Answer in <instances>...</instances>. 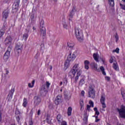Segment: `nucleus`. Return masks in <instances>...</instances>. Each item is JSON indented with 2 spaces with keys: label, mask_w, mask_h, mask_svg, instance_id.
I'll list each match as a JSON object with an SVG mask.
<instances>
[{
  "label": "nucleus",
  "mask_w": 125,
  "mask_h": 125,
  "mask_svg": "<svg viewBox=\"0 0 125 125\" xmlns=\"http://www.w3.org/2000/svg\"><path fill=\"white\" fill-rule=\"evenodd\" d=\"M76 73V76L74 78H71V81H73V83H77V82L79 80V78L81 77V75H82V69H81V68L78 63H76L69 72V74H72L73 77H75Z\"/></svg>",
  "instance_id": "nucleus-1"
},
{
  "label": "nucleus",
  "mask_w": 125,
  "mask_h": 125,
  "mask_svg": "<svg viewBox=\"0 0 125 125\" xmlns=\"http://www.w3.org/2000/svg\"><path fill=\"white\" fill-rule=\"evenodd\" d=\"M75 34L76 39L79 42H83V30H82V29L75 28Z\"/></svg>",
  "instance_id": "nucleus-2"
},
{
  "label": "nucleus",
  "mask_w": 125,
  "mask_h": 125,
  "mask_svg": "<svg viewBox=\"0 0 125 125\" xmlns=\"http://www.w3.org/2000/svg\"><path fill=\"white\" fill-rule=\"evenodd\" d=\"M76 59V55L74 53H70L69 55L67 56V60L64 63V66L65 67H68L70 62L74 61Z\"/></svg>",
  "instance_id": "nucleus-3"
},
{
  "label": "nucleus",
  "mask_w": 125,
  "mask_h": 125,
  "mask_svg": "<svg viewBox=\"0 0 125 125\" xmlns=\"http://www.w3.org/2000/svg\"><path fill=\"white\" fill-rule=\"evenodd\" d=\"M95 87V86H94V84H91L89 86L88 88V97H91V98H94L95 97V90L94 89V88Z\"/></svg>",
  "instance_id": "nucleus-4"
},
{
  "label": "nucleus",
  "mask_w": 125,
  "mask_h": 125,
  "mask_svg": "<svg viewBox=\"0 0 125 125\" xmlns=\"http://www.w3.org/2000/svg\"><path fill=\"white\" fill-rule=\"evenodd\" d=\"M40 32L41 33V36L42 37H45V35H46L45 27L43 26L44 24V21L43 20H42L40 21Z\"/></svg>",
  "instance_id": "nucleus-5"
},
{
  "label": "nucleus",
  "mask_w": 125,
  "mask_h": 125,
  "mask_svg": "<svg viewBox=\"0 0 125 125\" xmlns=\"http://www.w3.org/2000/svg\"><path fill=\"white\" fill-rule=\"evenodd\" d=\"M12 49V47L11 46L9 45L7 51L4 54L3 59L5 61H7L8 60V58H9V56H10V52Z\"/></svg>",
  "instance_id": "nucleus-6"
},
{
  "label": "nucleus",
  "mask_w": 125,
  "mask_h": 125,
  "mask_svg": "<svg viewBox=\"0 0 125 125\" xmlns=\"http://www.w3.org/2000/svg\"><path fill=\"white\" fill-rule=\"evenodd\" d=\"M117 111L119 113V115L121 117V118H123V119H125V106L124 105H122L121 106L120 109L118 108Z\"/></svg>",
  "instance_id": "nucleus-7"
},
{
  "label": "nucleus",
  "mask_w": 125,
  "mask_h": 125,
  "mask_svg": "<svg viewBox=\"0 0 125 125\" xmlns=\"http://www.w3.org/2000/svg\"><path fill=\"white\" fill-rule=\"evenodd\" d=\"M22 49H23V45L20 43H17L15 48V51L17 52L18 54L22 52Z\"/></svg>",
  "instance_id": "nucleus-8"
},
{
  "label": "nucleus",
  "mask_w": 125,
  "mask_h": 125,
  "mask_svg": "<svg viewBox=\"0 0 125 125\" xmlns=\"http://www.w3.org/2000/svg\"><path fill=\"white\" fill-rule=\"evenodd\" d=\"M19 4H20V0H16L14 3L13 7V10H14V12L18 11Z\"/></svg>",
  "instance_id": "nucleus-9"
},
{
  "label": "nucleus",
  "mask_w": 125,
  "mask_h": 125,
  "mask_svg": "<svg viewBox=\"0 0 125 125\" xmlns=\"http://www.w3.org/2000/svg\"><path fill=\"white\" fill-rule=\"evenodd\" d=\"M9 12L10 11L9 8L6 9L3 12L2 14V19L3 20H6L7 19V17H8V15L9 14Z\"/></svg>",
  "instance_id": "nucleus-10"
},
{
  "label": "nucleus",
  "mask_w": 125,
  "mask_h": 125,
  "mask_svg": "<svg viewBox=\"0 0 125 125\" xmlns=\"http://www.w3.org/2000/svg\"><path fill=\"white\" fill-rule=\"evenodd\" d=\"M106 98V96L105 95H102L101 96V99H100V102L102 104V107L104 109H105L106 108V104H105V99Z\"/></svg>",
  "instance_id": "nucleus-11"
},
{
  "label": "nucleus",
  "mask_w": 125,
  "mask_h": 125,
  "mask_svg": "<svg viewBox=\"0 0 125 125\" xmlns=\"http://www.w3.org/2000/svg\"><path fill=\"white\" fill-rule=\"evenodd\" d=\"M3 27L1 29H0V38H1L3 35H4V31L7 29L6 26V21H4L3 23Z\"/></svg>",
  "instance_id": "nucleus-12"
},
{
  "label": "nucleus",
  "mask_w": 125,
  "mask_h": 125,
  "mask_svg": "<svg viewBox=\"0 0 125 125\" xmlns=\"http://www.w3.org/2000/svg\"><path fill=\"white\" fill-rule=\"evenodd\" d=\"M47 89H48V88L45 86V85L43 84L40 88V93L41 94H46V93H47Z\"/></svg>",
  "instance_id": "nucleus-13"
},
{
  "label": "nucleus",
  "mask_w": 125,
  "mask_h": 125,
  "mask_svg": "<svg viewBox=\"0 0 125 125\" xmlns=\"http://www.w3.org/2000/svg\"><path fill=\"white\" fill-rule=\"evenodd\" d=\"M12 42V38L11 36H7V38L4 40V43L5 45H10Z\"/></svg>",
  "instance_id": "nucleus-14"
},
{
  "label": "nucleus",
  "mask_w": 125,
  "mask_h": 125,
  "mask_svg": "<svg viewBox=\"0 0 125 125\" xmlns=\"http://www.w3.org/2000/svg\"><path fill=\"white\" fill-rule=\"evenodd\" d=\"M54 102L56 105L62 102V95H58L55 99Z\"/></svg>",
  "instance_id": "nucleus-15"
},
{
  "label": "nucleus",
  "mask_w": 125,
  "mask_h": 125,
  "mask_svg": "<svg viewBox=\"0 0 125 125\" xmlns=\"http://www.w3.org/2000/svg\"><path fill=\"white\" fill-rule=\"evenodd\" d=\"M25 31L26 32V33H24L23 36H22V39L23 40H24V41H25V42H26V41H27V39H28V37H29V35L28 34H29V32H31V30H30V28H27L25 29Z\"/></svg>",
  "instance_id": "nucleus-16"
},
{
  "label": "nucleus",
  "mask_w": 125,
  "mask_h": 125,
  "mask_svg": "<svg viewBox=\"0 0 125 125\" xmlns=\"http://www.w3.org/2000/svg\"><path fill=\"white\" fill-rule=\"evenodd\" d=\"M14 91H15V89H14V88H12L11 90L10 91L8 95V97H9V100H11L12 99Z\"/></svg>",
  "instance_id": "nucleus-17"
},
{
  "label": "nucleus",
  "mask_w": 125,
  "mask_h": 125,
  "mask_svg": "<svg viewBox=\"0 0 125 125\" xmlns=\"http://www.w3.org/2000/svg\"><path fill=\"white\" fill-rule=\"evenodd\" d=\"M41 98L38 96H35L34 97V104L35 105H39L41 103Z\"/></svg>",
  "instance_id": "nucleus-18"
},
{
  "label": "nucleus",
  "mask_w": 125,
  "mask_h": 125,
  "mask_svg": "<svg viewBox=\"0 0 125 125\" xmlns=\"http://www.w3.org/2000/svg\"><path fill=\"white\" fill-rule=\"evenodd\" d=\"M64 98L69 100L71 98V96L70 95V92H68L67 91H64Z\"/></svg>",
  "instance_id": "nucleus-19"
},
{
  "label": "nucleus",
  "mask_w": 125,
  "mask_h": 125,
  "mask_svg": "<svg viewBox=\"0 0 125 125\" xmlns=\"http://www.w3.org/2000/svg\"><path fill=\"white\" fill-rule=\"evenodd\" d=\"M30 20L31 21V23H34L36 22V19H35V13L32 11V13L30 16Z\"/></svg>",
  "instance_id": "nucleus-20"
},
{
  "label": "nucleus",
  "mask_w": 125,
  "mask_h": 125,
  "mask_svg": "<svg viewBox=\"0 0 125 125\" xmlns=\"http://www.w3.org/2000/svg\"><path fill=\"white\" fill-rule=\"evenodd\" d=\"M88 119V115L87 114V111H84L83 114V121L85 122V123L87 122V120Z\"/></svg>",
  "instance_id": "nucleus-21"
},
{
  "label": "nucleus",
  "mask_w": 125,
  "mask_h": 125,
  "mask_svg": "<svg viewBox=\"0 0 125 125\" xmlns=\"http://www.w3.org/2000/svg\"><path fill=\"white\" fill-rule=\"evenodd\" d=\"M57 120L59 123V124H60L62 121H63V118H62V116L60 114H58L57 116Z\"/></svg>",
  "instance_id": "nucleus-22"
},
{
  "label": "nucleus",
  "mask_w": 125,
  "mask_h": 125,
  "mask_svg": "<svg viewBox=\"0 0 125 125\" xmlns=\"http://www.w3.org/2000/svg\"><path fill=\"white\" fill-rule=\"evenodd\" d=\"M91 67H92V68H94V70H95L96 71H98L97 64H96L95 62H92L91 63Z\"/></svg>",
  "instance_id": "nucleus-23"
},
{
  "label": "nucleus",
  "mask_w": 125,
  "mask_h": 125,
  "mask_svg": "<svg viewBox=\"0 0 125 125\" xmlns=\"http://www.w3.org/2000/svg\"><path fill=\"white\" fill-rule=\"evenodd\" d=\"M112 67L115 71H118L119 69V65H118V63L114 62Z\"/></svg>",
  "instance_id": "nucleus-24"
},
{
  "label": "nucleus",
  "mask_w": 125,
  "mask_h": 125,
  "mask_svg": "<svg viewBox=\"0 0 125 125\" xmlns=\"http://www.w3.org/2000/svg\"><path fill=\"white\" fill-rule=\"evenodd\" d=\"M75 11H76V9H73L72 11L70 12L69 17H70V18H73L74 15H75Z\"/></svg>",
  "instance_id": "nucleus-25"
},
{
  "label": "nucleus",
  "mask_w": 125,
  "mask_h": 125,
  "mask_svg": "<svg viewBox=\"0 0 125 125\" xmlns=\"http://www.w3.org/2000/svg\"><path fill=\"white\" fill-rule=\"evenodd\" d=\"M85 78L84 77L82 78L79 81V84L82 86L83 84H84L85 82H84Z\"/></svg>",
  "instance_id": "nucleus-26"
},
{
  "label": "nucleus",
  "mask_w": 125,
  "mask_h": 125,
  "mask_svg": "<svg viewBox=\"0 0 125 125\" xmlns=\"http://www.w3.org/2000/svg\"><path fill=\"white\" fill-rule=\"evenodd\" d=\"M93 56L94 60H95L96 62H99V61L98 60V58L99 57V56L98 54L94 53Z\"/></svg>",
  "instance_id": "nucleus-27"
},
{
  "label": "nucleus",
  "mask_w": 125,
  "mask_h": 125,
  "mask_svg": "<svg viewBox=\"0 0 125 125\" xmlns=\"http://www.w3.org/2000/svg\"><path fill=\"white\" fill-rule=\"evenodd\" d=\"M23 102L22 106L25 108V107H27V105H28V101L27 100V99L24 98L23 99Z\"/></svg>",
  "instance_id": "nucleus-28"
},
{
  "label": "nucleus",
  "mask_w": 125,
  "mask_h": 125,
  "mask_svg": "<svg viewBox=\"0 0 125 125\" xmlns=\"http://www.w3.org/2000/svg\"><path fill=\"white\" fill-rule=\"evenodd\" d=\"M67 46H68L69 48H73V47L75 46V43L72 42H67Z\"/></svg>",
  "instance_id": "nucleus-29"
},
{
  "label": "nucleus",
  "mask_w": 125,
  "mask_h": 125,
  "mask_svg": "<svg viewBox=\"0 0 125 125\" xmlns=\"http://www.w3.org/2000/svg\"><path fill=\"white\" fill-rule=\"evenodd\" d=\"M100 70L102 71V73L104 76H106V72H105V68H104V67L101 66Z\"/></svg>",
  "instance_id": "nucleus-30"
},
{
  "label": "nucleus",
  "mask_w": 125,
  "mask_h": 125,
  "mask_svg": "<svg viewBox=\"0 0 125 125\" xmlns=\"http://www.w3.org/2000/svg\"><path fill=\"white\" fill-rule=\"evenodd\" d=\"M67 115L68 116H71L72 115V107H68L67 109Z\"/></svg>",
  "instance_id": "nucleus-31"
},
{
  "label": "nucleus",
  "mask_w": 125,
  "mask_h": 125,
  "mask_svg": "<svg viewBox=\"0 0 125 125\" xmlns=\"http://www.w3.org/2000/svg\"><path fill=\"white\" fill-rule=\"evenodd\" d=\"M94 111H95V115H97V116H99L100 114V112L98 111V109H97V107L94 108Z\"/></svg>",
  "instance_id": "nucleus-32"
},
{
  "label": "nucleus",
  "mask_w": 125,
  "mask_h": 125,
  "mask_svg": "<svg viewBox=\"0 0 125 125\" xmlns=\"http://www.w3.org/2000/svg\"><path fill=\"white\" fill-rule=\"evenodd\" d=\"M108 2L109 5L111 6H114V5H115V2H114V0H108Z\"/></svg>",
  "instance_id": "nucleus-33"
},
{
  "label": "nucleus",
  "mask_w": 125,
  "mask_h": 125,
  "mask_svg": "<svg viewBox=\"0 0 125 125\" xmlns=\"http://www.w3.org/2000/svg\"><path fill=\"white\" fill-rule=\"evenodd\" d=\"M34 84H35V80H33L31 83H28V86L29 87H33Z\"/></svg>",
  "instance_id": "nucleus-34"
},
{
  "label": "nucleus",
  "mask_w": 125,
  "mask_h": 125,
  "mask_svg": "<svg viewBox=\"0 0 125 125\" xmlns=\"http://www.w3.org/2000/svg\"><path fill=\"white\" fill-rule=\"evenodd\" d=\"M63 83L64 85H67V83H68V79L66 78H65L63 79Z\"/></svg>",
  "instance_id": "nucleus-35"
},
{
  "label": "nucleus",
  "mask_w": 125,
  "mask_h": 125,
  "mask_svg": "<svg viewBox=\"0 0 125 125\" xmlns=\"http://www.w3.org/2000/svg\"><path fill=\"white\" fill-rule=\"evenodd\" d=\"M47 87V88H49V86H50V83L48 82H46V84H44Z\"/></svg>",
  "instance_id": "nucleus-36"
},
{
  "label": "nucleus",
  "mask_w": 125,
  "mask_h": 125,
  "mask_svg": "<svg viewBox=\"0 0 125 125\" xmlns=\"http://www.w3.org/2000/svg\"><path fill=\"white\" fill-rule=\"evenodd\" d=\"M115 38L116 39V42H118V41H119V35H118V33H116V35H115Z\"/></svg>",
  "instance_id": "nucleus-37"
},
{
  "label": "nucleus",
  "mask_w": 125,
  "mask_h": 125,
  "mask_svg": "<svg viewBox=\"0 0 125 125\" xmlns=\"http://www.w3.org/2000/svg\"><path fill=\"white\" fill-rule=\"evenodd\" d=\"M89 104H90V107H94V103H93V102H92V101H90L89 102Z\"/></svg>",
  "instance_id": "nucleus-38"
},
{
  "label": "nucleus",
  "mask_w": 125,
  "mask_h": 125,
  "mask_svg": "<svg viewBox=\"0 0 125 125\" xmlns=\"http://www.w3.org/2000/svg\"><path fill=\"white\" fill-rule=\"evenodd\" d=\"M120 5L121 8L122 9H123V10H125V5H124V4H123L122 3H120Z\"/></svg>",
  "instance_id": "nucleus-39"
},
{
  "label": "nucleus",
  "mask_w": 125,
  "mask_h": 125,
  "mask_svg": "<svg viewBox=\"0 0 125 125\" xmlns=\"http://www.w3.org/2000/svg\"><path fill=\"white\" fill-rule=\"evenodd\" d=\"M119 51H120V49H119V48H116L115 50H113V52H116V53H119Z\"/></svg>",
  "instance_id": "nucleus-40"
},
{
  "label": "nucleus",
  "mask_w": 125,
  "mask_h": 125,
  "mask_svg": "<svg viewBox=\"0 0 125 125\" xmlns=\"http://www.w3.org/2000/svg\"><path fill=\"white\" fill-rule=\"evenodd\" d=\"M41 48L40 49L41 51H42V52H43V49H44V46L43 44H41Z\"/></svg>",
  "instance_id": "nucleus-41"
},
{
  "label": "nucleus",
  "mask_w": 125,
  "mask_h": 125,
  "mask_svg": "<svg viewBox=\"0 0 125 125\" xmlns=\"http://www.w3.org/2000/svg\"><path fill=\"white\" fill-rule=\"evenodd\" d=\"M105 80L107 81V82H110V80H111V78H110V77L108 76H106L105 77Z\"/></svg>",
  "instance_id": "nucleus-42"
},
{
  "label": "nucleus",
  "mask_w": 125,
  "mask_h": 125,
  "mask_svg": "<svg viewBox=\"0 0 125 125\" xmlns=\"http://www.w3.org/2000/svg\"><path fill=\"white\" fill-rule=\"evenodd\" d=\"M80 106L81 107V109H82L83 108V101H81L80 102Z\"/></svg>",
  "instance_id": "nucleus-43"
},
{
  "label": "nucleus",
  "mask_w": 125,
  "mask_h": 125,
  "mask_svg": "<svg viewBox=\"0 0 125 125\" xmlns=\"http://www.w3.org/2000/svg\"><path fill=\"white\" fill-rule=\"evenodd\" d=\"M62 25H63V28H64V29H67V23L66 22H63L62 23Z\"/></svg>",
  "instance_id": "nucleus-44"
},
{
  "label": "nucleus",
  "mask_w": 125,
  "mask_h": 125,
  "mask_svg": "<svg viewBox=\"0 0 125 125\" xmlns=\"http://www.w3.org/2000/svg\"><path fill=\"white\" fill-rule=\"evenodd\" d=\"M121 94H122L124 99H125V92H121Z\"/></svg>",
  "instance_id": "nucleus-45"
},
{
  "label": "nucleus",
  "mask_w": 125,
  "mask_h": 125,
  "mask_svg": "<svg viewBox=\"0 0 125 125\" xmlns=\"http://www.w3.org/2000/svg\"><path fill=\"white\" fill-rule=\"evenodd\" d=\"M88 65L89 64H84L85 69L86 70H88V69H89V66H88Z\"/></svg>",
  "instance_id": "nucleus-46"
},
{
  "label": "nucleus",
  "mask_w": 125,
  "mask_h": 125,
  "mask_svg": "<svg viewBox=\"0 0 125 125\" xmlns=\"http://www.w3.org/2000/svg\"><path fill=\"white\" fill-rule=\"evenodd\" d=\"M87 110H88V112H90V105H87Z\"/></svg>",
  "instance_id": "nucleus-47"
},
{
  "label": "nucleus",
  "mask_w": 125,
  "mask_h": 125,
  "mask_svg": "<svg viewBox=\"0 0 125 125\" xmlns=\"http://www.w3.org/2000/svg\"><path fill=\"white\" fill-rule=\"evenodd\" d=\"M84 64L89 65V61L86 60L84 61Z\"/></svg>",
  "instance_id": "nucleus-48"
},
{
  "label": "nucleus",
  "mask_w": 125,
  "mask_h": 125,
  "mask_svg": "<svg viewBox=\"0 0 125 125\" xmlns=\"http://www.w3.org/2000/svg\"><path fill=\"white\" fill-rule=\"evenodd\" d=\"M101 60L102 61L103 63L104 64L105 63V58H101Z\"/></svg>",
  "instance_id": "nucleus-49"
},
{
  "label": "nucleus",
  "mask_w": 125,
  "mask_h": 125,
  "mask_svg": "<svg viewBox=\"0 0 125 125\" xmlns=\"http://www.w3.org/2000/svg\"><path fill=\"white\" fill-rule=\"evenodd\" d=\"M62 125H67V122L65 121H63L62 123Z\"/></svg>",
  "instance_id": "nucleus-50"
},
{
  "label": "nucleus",
  "mask_w": 125,
  "mask_h": 125,
  "mask_svg": "<svg viewBox=\"0 0 125 125\" xmlns=\"http://www.w3.org/2000/svg\"><path fill=\"white\" fill-rule=\"evenodd\" d=\"M81 95H82L83 96H84V91H83V90L82 91V92H81Z\"/></svg>",
  "instance_id": "nucleus-51"
},
{
  "label": "nucleus",
  "mask_w": 125,
  "mask_h": 125,
  "mask_svg": "<svg viewBox=\"0 0 125 125\" xmlns=\"http://www.w3.org/2000/svg\"><path fill=\"white\" fill-rule=\"evenodd\" d=\"M58 42H59V40H57L55 42V44H58Z\"/></svg>",
  "instance_id": "nucleus-52"
},
{
  "label": "nucleus",
  "mask_w": 125,
  "mask_h": 125,
  "mask_svg": "<svg viewBox=\"0 0 125 125\" xmlns=\"http://www.w3.org/2000/svg\"><path fill=\"white\" fill-rule=\"evenodd\" d=\"M99 121H100V119H98V118H97V119H96V120H95V122H96V123H98V122H99Z\"/></svg>",
  "instance_id": "nucleus-53"
},
{
  "label": "nucleus",
  "mask_w": 125,
  "mask_h": 125,
  "mask_svg": "<svg viewBox=\"0 0 125 125\" xmlns=\"http://www.w3.org/2000/svg\"><path fill=\"white\" fill-rule=\"evenodd\" d=\"M38 116H40V115H41V110H38Z\"/></svg>",
  "instance_id": "nucleus-54"
},
{
  "label": "nucleus",
  "mask_w": 125,
  "mask_h": 125,
  "mask_svg": "<svg viewBox=\"0 0 125 125\" xmlns=\"http://www.w3.org/2000/svg\"><path fill=\"white\" fill-rule=\"evenodd\" d=\"M109 62H110V63H113V59H110V60H109Z\"/></svg>",
  "instance_id": "nucleus-55"
},
{
  "label": "nucleus",
  "mask_w": 125,
  "mask_h": 125,
  "mask_svg": "<svg viewBox=\"0 0 125 125\" xmlns=\"http://www.w3.org/2000/svg\"><path fill=\"white\" fill-rule=\"evenodd\" d=\"M1 121V112L0 111V122Z\"/></svg>",
  "instance_id": "nucleus-56"
},
{
  "label": "nucleus",
  "mask_w": 125,
  "mask_h": 125,
  "mask_svg": "<svg viewBox=\"0 0 125 125\" xmlns=\"http://www.w3.org/2000/svg\"><path fill=\"white\" fill-rule=\"evenodd\" d=\"M9 73V71L7 70H6V75H8Z\"/></svg>",
  "instance_id": "nucleus-57"
},
{
  "label": "nucleus",
  "mask_w": 125,
  "mask_h": 125,
  "mask_svg": "<svg viewBox=\"0 0 125 125\" xmlns=\"http://www.w3.org/2000/svg\"><path fill=\"white\" fill-rule=\"evenodd\" d=\"M33 121H30V122H29V125H33Z\"/></svg>",
  "instance_id": "nucleus-58"
},
{
  "label": "nucleus",
  "mask_w": 125,
  "mask_h": 125,
  "mask_svg": "<svg viewBox=\"0 0 125 125\" xmlns=\"http://www.w3.org/2000/svg\"><path fill=\"white\" fill-rule=\"evenodd\" d=\"M62 84H63V82H61L60 83V85H62Z\"/></svg>",
  "instance_id": "nucleus-59"
},
{
  "label": "nucleus",
  "mask_w": 125,
  "mask_h": 125,
  "mask_svg": "<svg viewBox=\"0 0 125 125\" xmlns=\"http://www.w3.org/2000/svg\"><path fill=\"white\" fill-rule=\"evenodd\" d=\"M93 117H95V119H98V115H97V116H95H95H94Z\"/></svg>",
  "instance_id": "nucleus-60"
},
{
  "label": "nucleus",
  "mask_w": 125,
  "mask_h": 125,
  "mask_svg": "<svg viewBox=\"0 0 125 125\" xmlns=\"http://www.w3.org/2000/svg\"><path fill=\"white\" fill-rule=\"evenodd\" d=\"M63 88V87H62L61 89H60L61 92H62L63 91V90L62 89Z\"/></svg>",
  "instance_id": "nucleus-61"
},
{
  "label": "nucleus",
  "mask_w": 125,
  "mask_h": 125,
  "mask_svg": "<svg viewBox=\"0 0 125 125\" xmlns=\"http://www.w3.org/2000/svg\"><path fill=\"white\" fill-rule=\"evenodd\" d=\"M33 31H36V27H33Z\"/></svg>",
  "instance_id": "nucleus-62"
},
{
  "label": "nucleus",
  "mask_w": 125,
  "mask_h": 125,
  "mask_svg": "<svg viewBox=\"0 0 125 125\" xmlns=\"http://www.w3.org/2000/svg\"><path fill=\"white\" fill-rule=\"evenodd\" d=\"M23 1L24 2H27V1H28V0H23Z\"/></svg>",
  "instance_id": "nucleus-63"
},
{
  "label": "nucleus",
  "mask_w": 125,
  "mask_h": 125,
  "mask_svg": "<svg viewBox=\"0 0 125 125\" xmlns=\"http://www.w3.org/2000/svg\"><path fill=\"white\" fill-rule=\"evenodd\" d=\"M117 125H123V124H121L120 123H118Z\"/></svg>",
  "instance_id": "nucleus-64"
}]
</instances>
